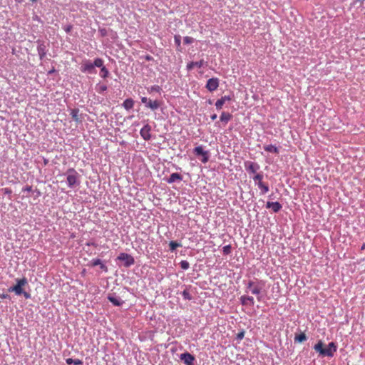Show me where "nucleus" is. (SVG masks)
<instances>
[{
	"instance_id": "1",
	"label": "nucleus",
	"mask_w": 365,
	"mask_h": 365,
	"mask_svg": "<svg viewBox=\"0 0 365 365\" xmlns=\"http://www.w3.org/2000/svg\"><path fill=\"white\" fill-rule=\"evenodd\" d=\"M313 349L321 357H333L334 353L337 351V345L335 342L331 341L327 346H325L322 340H319L314 344Z\"/></svg>"
},
{
	"instance_id": "2",
	"label": "nucleus",
	"mask_w": 365,
	"mask_h": 365,
	"mask_svg": "<svg viewBox=\"0 0 365 365\" xmlns=\"http://www.w3.org/2000/svg\"><path fill=\"white\" fill-rule=\"evenodd\" d=\"M26 284H28V280L25 277L21 279H16V284L10 287L8 289V291L9 292H14L15 294L17 296L23 295L25 297V299H30V293L26 292L23 288V287H24Z\"/></svg>"
},
{
	"instance_id": "3",
	"label": "nucleus",
	"mask_w": 365,
	"mask_h": 365,
	"mask_svg": "<svg viewBox=\"0 0 365 365\" xmlns=\"http://www.w3.org/2000/svg\"><path fill=\"white\" fill-rule=\"evenodd\" d=\"M102 66V58H96L92 62L90 60H84L81 64V71L89 74L96 73V67Z\"/></svg>"
},
{
	"instance_id": "4",
	"label": "nucleus",
	"mask_w": 365,
	"mask_h": 365,
	"mask_svg": "<svg viewBox=\"0 0 365 365\" xmlns=\"http://www.w3.org/2000/svg\"><path fill=\"white\" fill-rule=\"evenodd\" d=\"M65 175L67 176L66 182L70 188H74L80 185L81 175L74 168H68Z\"/></svg>"
},
{
	"instance_id": "5",
	"label": "nucleus",
	"mask_w": 365,
	"mask_h": 365,
	"mask_svg": "<svg viewBox=\"0 0 365 365\" xmlns=\"http://www.w3.org/2000/svg\"><path fill=\"white\" fill-rule=\"evenodd\" d=\"M116 260L121 262L125 267H130L135 264L134 257L125 252H120L117 257Z\"/></svg>"
},
{
	"instance_id": "6",
	"label": "nucleus",
	"mask_w": 365,
	"mask_h": 365,
	"mask_svg": "<svg viewBox=\"0 0 365 365\" xmlns=\"http://www.w3.org/2000/svg\"><path fill=\"white\" fill-rule=\"evenodd\" d=\"M36 43H37L38 54L39 56L40 60L42 61L46 57V53L48 51V47L49 46V43H46V41L41 40V39H38L36 41Z\"/></svg>"
},
{
	"instance_id": "7",
	"label": "nucleus",
	"mask_w": 365,
	"mask_h": 365,
	"mask_svg": "<svg viewBox=\"0 0 365 365\" xmlns=\"http://www.w3.org/2000/svg\"><path fill=\"white\" fill-rule=\"evenodd\" d=\"M141 102L145 104L146 108L155 110L160 107L163 102L161 101L155 100L152 101L146 97H141Z\"/></svg>"
},
{
	"instance_id": "8",
	"label": "nucleus",
	"mask_w": 365,
	"mask_h": 365,
	"mask_svg": "<svg viewBox=\"0 0 365 365\" xmlns=\"http://www.w3.org/2000/svg\"><path fill=\"white\" fill-rule=\"evenodd\" d=\"M193 153L197 157H202L201 161L203 163H206L208 162L210 158V153L209 151L204 150L202 146H197L193 150Z\"/></svg>"
},
{
	"instance_id": "9",
	"label": "nucleus",
	"mask_w": 365,
	"mask_h": 365,
	"mask_svg": "<svg viewBox=\"0 0 365 365\" xmlns=\"http://www.w3.org/2000/svg\"><path fill=\"white\" fill-rule=\"evenodd\" d=\"M244 166L249 174H255L260 168L258 163L250 160L245 161L244 163Z\"/></svg>"
},
{
	"instance_id": "10",
	"label": "nucleus",
	"mask_w": 365,
	"mask_h": 365,
	"mask_svg": "<svg viewBox=\"0 0 365 365\" xmlns=\"http://www.w3.org/2000/svg\"><path fill=\"white\" fill-rule=\"evenodd\" d=\"M180 359L185 365H195V357L187 351L181 354Z\"/></svg>"
},
{
	"instance_id": "11",
	"label": "nucleus",
	"mask_w": 365,
	"mask_h": 365,
	"mask_svg": "<svg viewBox=\"0 0 365 365\" xmlns=\"http://www.w3.org/2000/svg\"><path fill=\"white\" fill-rule=\"evenodd\" d=\"M220 81L217 78H211L207 80L205 88L210 92H213L217 89Z\"/></svg>"
},
{
	"instance_id": "12",
	"label": "nucleus",
	"mask_w": 365,
	"mask_h": 365,
	"mask_svg": "<svg viewBox=\"0 0 365 365\" xmlns=\"http://www.w3.org/2000/svg\"><path fill=\"white\" fill-rule=\"evenodd\" d=\"M88 265L89 267L99 266L100 269L104 272H108V267L99 258L93 259L91 261H90Z\"/></svg>"
},
{
	"instance_id": "13",
	"label": "nucleus",
	"mask_w": 365,
	"mask_h": 365,
	"mask_svg": "<svg viewBox=\"0 0 365 365\" xmlns=\"http://www.w3.org/2000/svg\"><path fill=\"white\" fill-rule=\"evenodd\" d=\"M151 126L147 123L140 130V134L145 140H149L151 138Z\"/></svg>"
},
{
	"instance_id": "14",
	"label": "nucleus",
	"mask_w": 365,
	"mask_h": 365,
	"mask_svg": "<svg viewBox=\"0 0 365 365\" xmlns=\"http://www.w3.org/2000/svg\"><path fill=\"white\" fill-rule=\"evenodd\" d=\"M107 299L114 306L120 307L124 303V302L119 297L116 296L115 293L109 294L107 297Z\"/></svg>"
},
{
	"instance_id": "15",
	"label": "nucleus",
	"mask_w": 365,
	"mask_h": 365,
	"mask_svg": "<svg viewBox=\"0 0 365 365\" xmlns=\"http://www.w3.org/2000/svg\"><path fill=\"white\" fill-rule=\"evenodd\" d=\"M234 98V95H229V96H222L221 98L218 99L216 102H215V107H216V109L217 110H220L222 109L224 103H225V101H231Z\"/></svg>"
},
{
	"instance_id": "16",
	"label": "nucleus",
	"mask_w": 365,
	"mask_h": 365,
	"mask_svg": "<svg viewBox=\"0 0 365 365\" xmlns=\"http://www.w3.org/2000/svg\"><path fill=\"white\" fill-rule=\"evenodd\" d=\"M164 180H165L168 184H172L175 182H180L182 180V175L178 173H173L170 175L169 178H164Z\"/></svg>"
},
{
	"instance_id": "17",
	"label": "nucleus",
	"mask_w": 365,
	"mask_h": 365,
	"mask_svg": "<svg viewBox=\"0 0 365 365\" xmlns=\"http://www.w3.org/2000/svg\"><path fill=\"white\" fill-rule=\"evenodd\" d=\"M71 115L74 121L77 123H81L83 122V115L79 114V109L78 108H75L71 109Z\"/></svg>"
},
{
	"instance_id": "18",
	"label": "nucleus",
	"mask_w": 365,
	"mask_h": 365,
	"mask_svg": "<svg viewBox=\"0 0 365 365\" xmlns=\"http://www.w3.org/2000/svg\"><path fill=\"white\" fill-rule=\"evenodd\" d=\"M266 208H271L274 213L279 212L282 208V205L279 202H267Z\"/></svg>"
},
{
	"instance_id": "19",
	"label": "nucleus",
	"mask_w": 365,
	"mask_h": 365,
	"mask_svg": "<svg viewBox=\"0 0 365 365\" xmlns=\"http://www.w3.org/2000/svg\"><path fill=\"white\" fill-rule=\"evenodd\" d=\"M241 304L243 306L250 305L252 306L255 304L254 298L251 296L243 295L240 298Z\"/></svg>"
},
{
	"instance_id": "20",
	"label": "nucleus",
	"mask_w": 365,
	"mask_h": 365,
	"mask_svg": "<svg viewBox=\"0 0 365 365\" xmlns=\"http://www.w3.org/2000/svg\"><path fill=\"white\" fill-rule=\"evenodd\" d=\"M206 63V62L203 60V59H201L200 61H191L190 63H188L187 64V69L188 71H190L192 70L195 66L197 67V68H201Z\"/></svg>"
},
{
	"instance_id": "21",
	"label": "nucleus",
	"mask_w": 365,
	"mask_h": 365,
	"mask_svg": "<svg viewBox=\"0 0 365 365\" xmlns=\"http://www.w3.org/2000/svg\"><path fill=\"white\" fill-rule=\"evenodd\" d=\"M232 115L228 112H222L220 115V120L226 125L232 118Z\"/></svg>"
},
{
	"instance_id": "22",
	"label": "nucleus",
	"mask_w": 365,
	"mask_h": 365,
	"mask_svg": "<svg viewBox=\"0 0 365 365\" xmlns=\"http://www.w3.org/2000/svg\"><path fill=\"white\" fill-rule=\"evenodd\" d=\"M134 103V100L131 98H128L123 101L122 106L125 110H129L133 108Z\"/></svg>"
},
{
	"instance_id": "23",
	"label": "nucleus",
	"mask_w": 365,
	"mask_h": 365,
	"mask_svg": "<svg viewBox=\"0 0 365 365\" xmlns=\"http://www.w3.org/2000/svg\"><path fill=\"white\" fill-rule=\"evenodd\" d=\"M103 60L102 59V66H98V68H101V71H100V76L104 79H106V78H108L110 75V73L108 71V70L106 68V67L103 65Z\"/></svg>"
},
{
	"instance_id": "24",
	"label": "nucleus",
	"mask_w": 365,
	"mask_h": 365,
	"mask_svg": "<svg viewBox=\"0 0 365 365\" xmlns=\"http://www.w3.org/2000/svg\"><path fill=\"white\" fill-rule=\"evenodd\" d=\"M307 339V335L304 332L296 334L294 336L295 343H302Z\"/></svg>"
},
{
	"instance_id": "25",
	"label": "nucleus",
	"mask_w": 365,
	"mask_h": 365,
	"mask_svg": "<svg viewBox=\"0 0 365 365\" xmlns=\"http://www.w3.org/2000/svg\"><path fill=\"white\" fill-rule=\"evenodd\" d=\"M264 150L265 151H267V152H269V153H274V154H278L279 152V148L277 147H276L275 145H273L272 144L264 145Z\"/></svg>"
},
{
	"instance_id": "26",
	"label": "nucleus",
	"mask_w": 365,
	"mask_h": 365,
	"mask_svg": "<svg viewBox=\"0 0 365 365\" xmlns=\"http://www.w3.org/2000/svg\"><path fill=\"white\" fill-rule=\"evenodd\" d=\"M180 247H182V244L177 241H170L169 242V250L171 252H175L176 249Z\"/></svg>"
},
{
	"instance_id": "27",
	"label": "nucleus",
	"mask_w": 365,
	"mask_h": 365,
	"mask_svg": "<svg viewBox=\"0 0 365 365\" xmlns=\"http://www.w3.org/2000/svg\"><path fill=\"white\" fill-rule=\"evenodd\" d=\"M258 187L261 190V194L264 195L269 191V186L263 182H257Z\"/></svg>"
},
{
	"instance_id": "28",
	"label": "nucleus",
	"mask_w": 365,
	"mask_h": 365,
	"mask_svg": "<svg viewBox=\"0 0 365 365\" xmlns=\"http://www.w3.org/2000/svg\"><path fill=\"white\" fill-rule=\"evenodd\" d=\"M66 362L68 365H71V364L82 365L83 364V361L78 359H73L71 358H68L66 359Z\"/></svg>"
},
{
	"instance_id": "29",
	"label": "nucleus",
	"mask_w": 365,
	"mask_h": 365,
	"mask_svg": "<svg viewBox=\"0 0 365 365\" xmlns=\"http://www.w3.org/2000/svg\"><path fill=\"white\" fill-rule=\"evenodd\" d=\"M174 40H175V43L177 50L179 51H181L182 47H181V36H180V35H178V34L175 35Z\"/></svg>"
},
{
	"instance_id": "30",
	"label": "nucleus",
	"mask_w": 365,
	"mask_h": 365,
	"mask_svg": "<svg viewBox=\"0 0 365 365\" xmlns=\"http://www.w3.org/2000/svg\"><path fill=\"white\" fill-rule=\"evenodd\" d=\"M190 287H191L190 285L188 287H186V289L181 292L182 296L183 297L184 299H185V300L190 301V300L192 299V297L188 292V288H190Z\"/></svg>"
},
{
	"instance_id": "31",
	"label": "nucleus",
	"mask_w": 365,
	"mask_h": 365,
	"mask_svg": "<svg viewBox=\"0 0 365 365\" xmlns=\"http://www.w3.org/2000/svg\"><path fill=\"white\" fill-rule=\"evenodd\" d=\"M147 91L150 93H151L153 92H156V93H160L162 91V88L158 85H154V86H152L151 87L148 88Z\"/></svg>"
},
{
	"instance_id": "32",
	"label": "nucleus",
	"mask_w": 365,
	"mask_h": 365,
	"mask_svg": "<svg viewBox=\"0 0 365 365\" xmlns=\"http://www.w3.org/2000/svg\"><path fill=\"white\" fill-rule=\"evenodd\" d=\"M108 89V87L106 85L104 84H97L96 86V91L99 93H103L104 91H106Z\"/></svg>"
},
{
	"instance_id": "33",
	"label": "nucleus",
	"mask_w": 365,
	"mask_h": 365,
	"mask_svg": "<svg viewBox=\"0 0 365 365\" xmlns=\"http://www.w3.org/2000/svg\"><path fill=\"white\" fill-rule=\"evenodd\" d=\"M262 289V287L257 284L251 289V292L253 294L259 295L261 292Z\"/></svg>"
},
{
	"instance_id": "34",
	"label": "nucleus",
	"mask_w": 365,
	"mask_h": 365,
	"mask_svg": "<svg viewBox=\"0 0 365 365\" xmlns=\"http://www.w3.org/2000/svg\"><path fill=\"white\" fill-rule=\"evenodd\" d=\"M0 192H2L4 194H5V195H9V199L11 200V195L12 193V190L10 188L6 187V188L0 189Z\"/></svg>"
},
{
	"instance_id": "35",
	"label": "nucleus",
	"mask_w": 365,
	"mask_h": 365,
	"mask_svg": "<svg viewBox=\"0 0 365 365\" xmlns=\"http://www.w3.org/2000/svg\"><path fill=\"white\" fill-rule=\"evenodd\" d=\"M232 247L230 245H225L222 248V252L224 255H228L231 253Z\"/></svg>"
},
{
	"instance_id": "36",
	"label": "nucleus",
	"mask_w": 365,
	"mask_h": 365,
	"mask_svg": "<svg viewBox=\"0 0 365 365\" xmlns=\"http://www.w3.org/2000/svg\"><path fill=\"white\" fill-rule=\"evenodd\" d=\"M263 175L262 173H257L254 176L253 180L257 184V182H262Z\"/></svg>"
},
{
	"instance_id": "37",
	"label": "nucleus",
	"mask_w": 365,
	"mask_h": 365,
	"mask_svg": "<svg viewBox=\"0 0 365 365\" xmlns=\"http://www.w3.org/2000/svg\"><path fill=\"white\" fill-rule=\"evenodd\" d=\"M180 266L181 269H182L183 270H187L190 267V264L186 260H182L180 262Z\"/></svg>"
},
{
	"instance_id": "38",
	"label": "nucleus",
	"mask_w": 365,
	"mask_h": 365,
	"mask_svg": "<svg viewBox=\"0 0 365 365\" xmlns=\"http://www.w3.org/2000/svg\"><path fill=\"white\" fill-rule=\"evenodd\" d=\"M98 31L101 37H106V36H108V31L106 28L99 27Z\"/></svg>"
},
{
	"instance_id": "39",
	"label": "nucleus",
	"mask_w": 365,
	"mask_h": 365,
	"mask_svg": "<svg viewBox=\"0 0 365 365\" xmlns=\"http://www.w3.org/2000/svg\"><path fill=\"white\" fill-rule=\"evenodd\" d=\"M245 331L244 329H242L240 332L237 333L236 336V339L237 341L242 340L245 336Z\"/></svg>"
},
{
	"instance_id": "40",
	"label": "nucleus",
	"mask_w": 365,
	"mask_h": 365,
	"mask_svg": "<svg viewBox=\"0 0 365 365\" xmlns=\"http://www.w3.org/2000/svg\"><path fill=\"white\" fill-rule=\"evenodd\" d=\"M183 41L185 44H191L194 42L195 39L190 36H185Z\"/></svg>"
},
{
	"instance_id": "41",
	"label": "nucleus",
	"mask_w": 365,
	"mask_h": 365,
	"mask_svg": "<svg viewBox=\"0 0 365 365\" xmlns=\"http://www.w3.org/2000/svg\"><path fill=\"white\" fill-rule=\"evenodd\" d=\"M72 29H73V26H72V25H71V24H68V25H66V26L64 27V31H65L67 34H68V33H70V32L71 31Z\"/></svg>"
},
{
	"instance_id": "42",
	"label": "nucleus",
	"mask_w": 365,
	"mask_h": 365,
	"mask_svg": "<svg viewBox=\"0 0 365 365\" xmlns=\"http://www.w3.org/2000/svg\"><path fill=\"white\" fill-rule=\"evenodd\" d=\"M0 298L1 299H11V296L8 294H5V293H2V294H0Z\"/></svg>"
},
{
	"instance_id": "43",
	"label": "nucleus",
	"mask_w": 365,
	"mask_h": 365,
	"mask_svg": "<svg viewBox=\"0 0 365 365\" xmlns=\"http://www.w3.org/2000/svg\"><path fill=\"white\" fill-rule=\"evenodd\" d=\"M143 58H144L146 61H153V60H154L153 57V56H150V55H149V54L145 55V56H143Z\"/></svg>"
},
{
	"instance_id": "44",
	"label": "nucleus",
	"mask_w": 365,
	"mask_h": 365,
	"mask_svg": "<svg viewBox=\"0 0 365 365\" xmlns=\"http://www.w3.org/2000/svg\"><path fill=\"white\" fill-rule=\"evenodd\" d=\"M22 191H26V192H31L32 191V187L30 185H26L22 189Z\"/></svg>"
},
{
	"instance_id": "45",
	"label": "nucleus",
	"mask_w": 365,
	"mask_h": 365,
	"mask_svg": "<svg viewBox=\"0 0 365 365\" xmlns=\"http://www.w3.org/2000/svg\"><path fill=\"white\" fill-rule=\"evenodd\" d=\"M34 192H36V197H40L41 195V191L37 188H36Z\"/></svg>"
},
{
	"instance_id": "46",
	"label": "nucleus",
	"mask_w": 365,
	"mask_h": 365,
	"mask_svg": "<svg viewBox=\"0 0 365 365\" xmlns=\"http://www.w3.org/2000/svg\"><path fill=\"white\" fill-rule=\"evenodd\" d=\"M56 73V70L55 69L54 67H53L48 72V75H52L53 73Z\"/></svg>"
},
{
	"instance_id": "47",
	"label": "nucleus",
	"mask_w": 365,
	"mask_h": 365,
	"mask_svg": "<svg viewBox=\"0 0 365 365\" xmlns=\"http://www.w3.org/2000/svg\"><path fill=\"white\" fill-rule=\"evenodd\" d=\"M254 286V282L252 281H250L247 284V288L251 289Z\"/></svg>"
},
{
	"instance_id": "48",
	"label": "nucleus",
	"mask_w": 365,
	"mask_h": 365,
	"mask_svg": "<svg viewBox=\"0 0 365 365\" xmlns=\"http://www.w3.org/2000/svg\"><path fill=\"white\" fill-rule=\"evenodd\" d=\"M42 159H43V165H48V162H49V161H48V160L47 158H44V157H43V158H42Z\"/></svg>"
},
{
	"instance_id": "49",
	"label": "nucleus",
	"mask_w": 365,
	"mask_h": 365,
	"mask_svg": "<svg viewBox=\"0 0 365 365\" xmlns=\"http://www.w3.org/2000/svg\"><path fill=\"white\" fill-rule=\"evenodd\" d=\"M217 114H215V113L212 114V115L210 116V118H211V119H212V120H215L217 118Z\"/></svg>"
},
{
	"instance_id": "50",
	"label": "nucleus",
	"mask_w": 365,
	"mask_h": 365,
	"mask_svg": "<svg viewBox=\"0 0 365 365\" xmlns=\"http://www.w3.org/2000/svg\"><path fill=\"white\" fill-rule=\"evenodd\" d=\"M87 245H88V246L92 245L94 247H97V245L95 242H88V243H87Z\"/></svg>"
},
{
	"instance_id": "51",
	"label": "nucleus",
	"mask_w": 365,
	"mask_h": 365,
	"mask_svg": "<svg viewBox=\"0 0 365 365\" xmlns=\"http://www.w3.org/2000/svg\"><path fill=\"white\" fill-rule=\"evenodd\" d=\"M207 103H208L209 104H210V105H211V104H212V100H210V99H209V100L207 101Z\"/></svg>"
},
{
	"instance_id": "52",
	"label": "nucleus",
	"mask_w": 365,
	"mask_h": 365,
	"mask_svg": "<svg viewBox=\"0 0 365 365\" xmlns=\"http://www.w3.org/2000/svg\"><path fill=\"white\" fill-rule=\"evenodd\" d=\"M16 2L18 3H21L23 1V0H15Z\"/></svg>"
},
{
	"instance_id": "53",
	"label": "nucleus",
	"mask_w": 365,
	"mask_h": 365,
	"mask_svg": "<svg viewBox=\"0 0 365 365\" xmlns=\"http://www.w3.org/2000/svg\"><path fill=\"white\" fill-rule=\"evenodd\" d=\"M257 299H258V301H260L261 300L260 297L257 296Z\"/></svg>"
},
{
	"instance_id": "54",
	"label": "nucleus",
	"mask_w": 365,
	"mask_h": 365,
	"mask_svg": "<svg viewBox=\"0 0 365 365\" xmlns=\"http://www.w3.org/2000/svg\"><path fill=\"white\" fill-rule=\"evenodd\" d=\"M365 248V245H363V246L361 247V249H364Z\"/></svg>"
},
{
	"instance_id": "55",
	"label": "nucleus",
	"mask_w": 365,
	"mask_h": 365,
	"mask_svg": "<svg viewBox=\"0 0 365 365\" xmlns=\"http://www.w3.org/2000/svg\"><path fill=\"white\" fill-rule=\"evenodd\" d=\"M32 2H36L37 0H31Z\"/></svg>"
}]
</instances>
